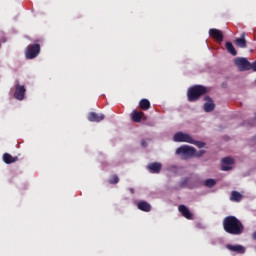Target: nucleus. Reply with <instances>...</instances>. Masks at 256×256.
<instances>
[{
  "mask_svg": "<svg viewBox=\"0 0 256 256\" xmlns=\"http://www.w3.org/2000/svg\"><path fill=\"white\" fill-rule=\"evenodd\" d=\"M223 229L229 235H241L245 231V226L237 217L227 216L223 219Z\"/></svg>",
  "mask_w": 256,
  "mask_h": 256,
  "instance_id": "f257e3e1",
  "label": "nucleus"
},
{
  "mask_svg": "<svg viewBox=\"0 0 256 256\" xmlns=\"http://www.w3.org/2000/svg\"><path fill=\"white\" fill-rule=\"evenodd\" d=\"M207 93V87L203 85H195L188 89L187 97L188 101L190 103H193L195 101H199L201 96L206 95Z\"/></svg>",
  "mask_w": 256,
  "mask_h": 256,
  "instance_id": "f03ea898",
  "label": "nucleus"
},
{
  "mask_svg": "<svg viewBox=\"0 0 256 256\" xmlns=\"http://www.w3.org/2000/svg\"><path fill=\"white\" fill-rule=\"evenodd\" d=\"M176 155H181L182 159H191L195 155V148L189 145H183L176 149Z\"/></svg>",
  "mask_w": 256,
  "mask_h": 256,
  "instance_id": "7ed1b4c3",
  "label": "nucleus"
},
{
  "mask_svg": "<svg viewBox=\"0 0 256 256\" xmlns=\"http://www.w3.org/2000/svg\"><path fill=\"white\" fill-rule=\"evenodd\" d=\"M39 53H41V45L40 44H30L25 49V57L26 59H35L39 57Z\"/></svg>",
  "mask_w": 256,
  "mask_h": 256,
  "instance_id": "20e7f679",
  "label": "nucleus"
},
{
  "mask_svg": "<svg viewBox=\"0 0 256 256\" xmlns=\"http://www.w3.org/2000/svg\"><path fill=\"white\" fill-rule=\"evenodd\" d=\"M173 141H175V143H193V137L183 132H177L173 136Z\"/></svg>",
  "mask_w": 256,
  "mask_h": 256,
  "instance_id": "39448f33",
  "label": "nucleus"
},
{
  "mask_svg": "<svg viewBox=\"0 0 256 256\" xmlns=\"http://www.w3.org/2000/svg\"><path fill=\"white\" fill-rule=\"evenodd\" d=\"M234 63L241 71H250L251 69V62L247 58H235Z\"/></svg>",
  "mask_w": 256,
  "mask_h": 256,
  "instance_id": "423d86ee",
  "label": "nucleus"
},
{
  "mask_svg": "<svg viewBox=\"0 0 256 256\" xmlns=\"http://www.w3.org/2000/svg\"><path fill=\"white\" fill-rule=\"evenodd\" d=\"M131 120L133 123H141V121H147V116L142 111L133 110L131 113Z\"/></svg>",
  "mask_w": 256,
  "mask_h": 256,
  "instance_id": "0eeeda50",
  "label": "nucleus"
},
{
  "mask_svg": "<svg viewBox=\"0 0 256 256\" xmlns=\"http://www.w3.org/2000/svg\"><path fill=\"white\" fill-rule=\"evenodd\" d=\"M235 164V160L231 157H225L221 162V170L222 171H231L233 169V165Z\"/></svg>",
  "mask_w": 256,
  "mask_h": 256,
  "instance_id": "6e6552de",
  "label": "nucleus"
},
{
  "mask_svg": "<svg viewBox=\"0 0 256 256\" xmlns=\"http://www.w3.org/2000/svg\"><path fill=\"white\" fill-rule=\"evenodd\" d=\"M25 93H27V89H25V86L16 84V90L14 93L15 99H17L18 101H23V99H25Z\"/></svg>",
  "mask_w": 256,
  "mask_h": 256,
  "instance_id": "1a4fd4ad",
  "label": "nucleus"
},
{
  "mask_svg": "<svg viewBox=\"0 0 256 256\" xmlns=\"http://www.w3.org/2000/svg\"><path fill=\"white\" fill-rule=\"evenodd\" d=\"M209 35L212 37V39H215V41H218L219 43H222L223 41V32L221 30L216 28H211L209 30Z\"/></svg>",
  "mask_w": 256,
  "mask_h": 256,
  "instance_id": "9d476101",
  "label": "nucleus"
},
{
  "mask_svg": "<svg viewBox=\"0 0 256 256\" xmlns=\"http://www.w3.org/2000/svg\"><path fill=\"white\" fill-rule=\"evenodd\" d=\"M204 101H206L204 103V111L206 113H211V111L215 110V103L213 102V99H211V97L205 96Z\"/></svg>",
  "mask_w": 256,
  "mask_h": 256,
  "instance_id": "9b49d317",
  "label": "nucleus"
},
{
  "mask_svg": "<svg viewBox=\"0 0 256 256\" xmlns=\"http://www.w3.org/2000/svg\"><path fill=\"white\" fill-rule=\"evenodd\" d=\"M105 119V114H97L95 112H90L88 114V121L92 123H101Z\"/></svg>",
  "mask_w": 256,
  "mask_h": 256,
  "instance_id": "f8f14e48",
  "label": "nucleus"
},
{
  "mask_svg": "<svg viewBox=\"0 0 256 256\" xmlns=\"http://www.w3.org/2000/svg\"><path fill=\"white\" fill-rule=\"evenodd\" d=\"M163 166L159 162H153L148 164L147 169L150 173H161V168Z\"/></svg>",
  "mask_w": 256,
  "mask_h": 256,
  "instance_id": "ddd939ff",
  "label": "nucleus"
},
{
  "mask_svg": "<svg viewBox=\"0 0 256 256\" xmlns=\"http://www.w3.org/2000/svg\"><path fill=\"white\" fill-rule=\"evenodd\" d=\"M2 159L6 163V165H11V163H17V161H19V157L17 156L13 157L9 153H4L2 156Z\"/></svg>",
  "mask_w": 256,
  "mask_h": 256,
  "instance_id": "4468645a",
  "label": "nucleus"
},
{
  "mask_svg": "<svg viewBox=\"0 0 256 256\" xmlns=\"http://www.w3.org/2000/svg\"><path fill=\"white\" fill-rule=\"evenodd\" d=\"M178 209L181 212V214L185 217V219H188V220L193 219V214L191 213V211H189V208H187V206L181 204L178 207Z\"/></svg>",
  "mask_w": 256,
  "mask_h": 256,
  "instance_id": "2eb2a0df",
  "label": "nucleus"
},
{
  "mask_svg": "<svg viewBox=\"0 0 256 256\" xmlns=\"http://www.w3.org/2000/svg\"><path fill=\"white\" fill-rule=\"evenodd\" d=\"M226 249H228L229 251H234V253H240L241 255H243V253H245V247H243L241 245L228 244V245H226Z\"/></svg>",
  "mask_w": 256,
  "mask_h": 256,
  "instance_id": "dca6fc26",
  "label": "nucleus"
},
{
  "mask_svg": "<svg viewBox=\"0 0 256 256\" xmlns=\"http://www.w3.org/2000/svg\"><path fill=\"white\" fill-rule=\"evenodd\" d=\"M230 201H233L234 203H241V201H243V194L238 191H232L230 194Z\"/></svg>",
  "mask_w": 256,
  "mask_h": 256,
  "instance_id": "f3484780",
  "label": "nucleus"
},
{
  "mask_svg": "<svg viewBox=\"0 0 256 256\" xmlns=\"http://www.w3.org/2000/svg\"><path fill=\"white\" fill-rule=\"evenodd\" d=\"M139 107L142 111H149L151 109V102L149 99L143 98L139 102Z\"/></svg>",
  "mask_w": 256,
  "mask_h": 256,
  "instance_id": "a211bd4d",
  "label": "nucleus"
},
{
  "mask_svg": "<svg viewBox=\"0 0 256 256\" xmlns=\"http://www.w3.org/2000/svg\"><path fill=\"white\" fill-rule=\"evenodd\" d=\"M137 207L140 211H144L145 213H149V211H151V204H149L147 201H140L137 204Z\"/></svg>",
  "mask_w": 256,
  "mask_h": 256,
  "instance_id": "6ab92c4d",
  "label": "nucleus"
},
{
  "mask_svg": "<svg viewBox=\"0 0 256 256\" xmlns=\"http://www.w3.org/2000/svg\"><path fill=\"white\" fill-rule=\"evenodd\" d=\"M235 45H237V47H240L241 49H245L247 47V40H245V33H243L240 38H236Z\"/></svg>",
  "mask_w": 256,
  "mask_h": 256,
  "instance_id": "aec40b11",
  "label": "nucleus"
},
{
  "mask_svg": "<svg viewBox=\"0 0 256 256\" xmlns=\"http://www.w3.org/2000/svg\"><path fill=\"white\" fill-rule=\"evenodd\" d=\"M225 47H226L228 53H230V55H233V57H235L237 55V50H235V46H233V43L226 42Z\"/></svg>",
  "mask_w": 256,
  "mask_h": 256,
  "instance_id": "412c9836",
  "label": "nucleus"
},
{
  "mask_svg": "<svg viewBox=\"0 0 256 256\" xmlns=\"http://www.w3.org/2000/svg\"><path fill=\"white\" fill-rule=\"evenodd\" d=\"M108 182L110 185H117V183H119V176H117L116 174L112 175Z\"/></svg>",
  "mask_w": 256,
  "mask_h": 256,
  "instance_id": "4be33fe9",
  "label": "nucleus"
},
{
  "mask_svg": "<svg viewBox=\"0 0 256 256\" xmlns=\"http://www.w3.org/2000/svg\"><path fill=\"white\" fill-rule=\"evenodd\" d=\"M191 145H195L196 147H198L199 149H203V147H205V143L201 142V141H197L195 139L192 138V142H190Z\"/></svg>",
  "mask_w": 256,
  "mask_h": 256,
  "instance_id": "5701e85b",
  "label": "nucleus"
},
{
  "mask_svg": "<svg viewBox=\"0 0 256 256\" xmlns=\"http://www.w3.org/2000/svg\"><path fill=\"white\" fill-rule=\"evenodd\" d=\"M215 185H217V181H215V179H207L205 181V187H209L211 189V187H215Z\"/></svg>",
  "mask_w": 256,
  "mask_h": 256,
  "instance_id": "b1692460",
  "label": "nucleus"
},
{
  "mask_svg": "<svg viewBox=\"0 0 256 256\" xmlns=\"http://www.w3.org/2000/svg\"><path fill=\"white\" fill-rule=\"evenodd\" d=\"M203 155H205V150L197 151V149H195L193 157H203Z\"/></svg>",
  "mask_w": 256,
  "mask_h": 256,
  "instance_id": "393cba45",
  "label": "nucleus"
},
{
  "mask_svg": "<svg viewBox=\"0 0 256 256\" xmlns=\"http://www.w3.org/2000/svg\"><path fill=\"white\" fill-rule=\"evenodd\" d=\"M141 144H142V147H147L145 140H142Z\"/></svg>",
  "mask_w": 256,
  "mask_h": 256,
  "instance_id": "a878e982",
  "label": "nucleus"
},
{
  "mask_svg": "<svg viewBox=\"0 0 256 256\" xmlns=\"http://www.w3.org/2000/svg\"><path fill=\"white\" fill-rule=\"evenodd\" d=\"M252 237L256 241V232L253 233Z\"/></svg>",
  "mask_w": 256,
  "mask_h": 256,
  "instance_id": "bb28decb",
  "label": "nucleus"
},
{
  "mask_svg": "<svg viewBox=\"0 0 256 256\" xmlns=\"http://www.w3.org/2000/svg\"><path fill=\"white\" fill-rule=\"evenodd\" d=\"M130 191H131V193H133V189H131Z\"/></svg>",
  "mask_w": 256,
  "mask_h": 256,
  "instance_id": "cd10ccee",
  "label": "nucleus"
}]
</instances>
